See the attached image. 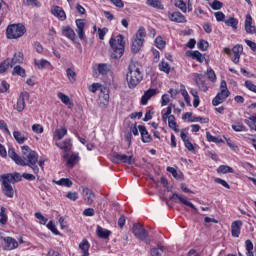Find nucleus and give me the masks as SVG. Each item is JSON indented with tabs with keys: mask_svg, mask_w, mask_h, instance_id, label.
<instances>
[{
	"mask_svg": "<svg viewBox=\"0 0 256 256\" xmlns=\"http://www.w3.org/2000/svg\"><path fill=\"white\" fill-rule=\"evenodd\" d=\"M23 158H21L14 149L8 150V156L12 159L16 165H21L22 167L28 166L32 169L35 175H39V167L37 162L39 161V156L37 152L31 150L29 146H22Z\"/></svg>",
	"mask_w": 256,
	"mask_h": 256,
	"instance_id": "f257e3e1",
	"label": "nucleus"
},
{
	"mask_svg": "<svg viewBox=\"0 0 256 256\" xmlns=\"http://www.w3.org/2000/svg\"><path fill=\"white\" fill-rule=\"evenodd\" d=\"M21 174L15 172L14 174H4L1 176L0 181L2 183V191L6 197L9 199H13L15 195V189L11 185V183H17L21 181Z\"/></svg>",
	"mask_w": 256,
	"mask_h": 256,
	"instance_id": "f03ea898",
	"label": "nucleus"
},
{
	"mask_svg": "<svg viewBox=\"0 0 256 256\" xmlns=\"http://www.w3.org/2000/svg\"><path fill=\"white\" fill-rule=\"evenodd\" d=\"M128 87L130 89H135L138 83L143 81V76L141 75V69L135 63H131L128 67V73L126 75Z\"/></svg>",
	"mask_w": 256,
	"mask_h": 256,
	"instance_id": "7ed1b4c3",
	"label": "nucleus"
},
{
	"mask_svg": "<svg viewBox=\"0 0 256 256\" xmlns=\"http://www.w3.org/2000/svg\"><path fill=\"white\" fill-rule=\"evenodd\" d=\"M123 35H118L116 38H111L109 43L112 49V59H121L125 53V41Z\"/></svg>",
	"mask_w": 256,
	"mask_h": 256,
	"instance_id": "20e7f679",
	"label": "nucleus"
},
{
	"mask_svg": "<svg viewBox=\"0 0 256 256\" xmlns=\"http://www.w3.org/2000/svg\"><path fill=\"white\" fill-rule=\"evenodd\" d=\"M24 33H27V29L23 24H12L6 29L7 39H19L23 37Z\"/></svg>",
	"mask_w": 256,
	"mask_h": 256,
	"instance_id": "39448f33",
	"label": "nucleus"
},
{
	"mask_svg": "<svg viewBox=\"0 0 256 256\" xmlns=\"http://www.w3.org/2000/svg\"><path fill=\"white\" fill-rule=\"evenodd\" d=\"M146 36L147 32L143 27H140L132 40V53H139V51H141V47H143Z\"/></svg>",
	"mask_w": 256,
	"mask_h": 256,
	"instance_id": "423d86ee",
	"label": "nucleus"
},
{
	"mask_svg": "<svg viewBox=\"0 0 256 256\" xmlns=\"http://www.w3.org/2000/svg\"><path fill=\"white\" fill-rule=\"evenodd\" d=\"M231 95V92H229V89L227 88V82L225 80L221 81L220 84V92L215 96V98L212 100V104L214 107H217V105H221Z\"/></svg>",
	"mask_w": 256,
	"mask_h": 256,
	"instance_id": "0eeeda50",
	"label": "nucleus"
},
{
	"mask_svg": "<svg viewBox=\"0 0 256 256\" xmlns=\"http://www.w3.org/2000/svg\"><path fill=\"white\" fill-rule=\"evenodd\" d=\"M132 233L137 239H140V241H145L147 245L151 243V240L147 239V237H149V232H147V230H145V228L141 224H134L132 227Z\"/></svg>",
	"mask_w": 256,
	"mask_h": 256,
	"instance_id": "6e6552de",
	"label": "nucleus"
},
{
	"mask_svg": "<svg viewBox=\"0 0 256 256\" xmlns=\"http://www.w3.org/2000/svg\"><path fill=\"white\" fill-rule=\"evenodd\" d=\"M113 163H124L125 165H133L135 163V159L133 155L127 154H117L114 153L112 156Z\"/></svg>",
	"mask_w": 256,
	"mask_h": 256,
	"instance_id": "1a4fd4ad",
	"label": "nucleus"
},
{
	"mask_svg": "<svg viewBox=\"0 0 256 256\" xmlns=\"http://www.w3.org/2000/svg\"><path fill=\"white\" fill-rule=\"evenodd\" d=\"M55 145L61 149L62 151H64L63 154V159H69V151H71L73 144L71 143V139H66L65 141L62 142H56Z\"/></svg>",
	"mask_w": 256,
	"mask_h": 256,
	"instance_id": "9d476101",
	"label": "nucleus"
},
{
	"mask_svg": "<svg viewBox=\"0 0 256 256\" xmlns=\"http://www.w3.org/2000/svg\"><path fill=\"white\" fill-rule=\"evenodd\" d=\"M98 104L103 109H107L109 106V90L108 88H102L98 98Z\"/></svg>",
	"mask_w": 256,
	"mask_h": 256,
	"instance_id": "9b49d317",
	"label": "nucleus"
},
{
	"mask_svg": "<svg viewBox=\"0 0 256 256\" xmlns=\"http://www.w3.org/2000/svg\"><path fill=\"white\" fill-rule=\"evenodd\" d=\"M194 81L200 91H203L204 93L209 91V87H207V84L205 83V77L203 75L194 74Z\"/></svg>",
	"mask_w": 256,
	"mask_h": 256,
	"instance_id": "f8f14e48",
	"label": "nucleus"
},
{
	"mask_svg": "<svg viewBox=\"0 0 256 256\" xmlns=\"http://www.w3.org/2000/svg\"><path fill=\"white\" fill-rule=\"evenodd\" d=\"M170 199L175 202H177L176 199H178L180 203H182V205H186V207H190L191 209H194V211H197V207H195L193 203L189 202V200H187V197L185 196H181L177 193H174Z\"/></svg>",
	"mask_w": 256,
	"mask_h": 256,
	"instance_id": "ddd939ff",
	"label": "nucleus"
},
{
	"mask_svg": "<svg viewBox=\"0 0 256 256\" xmlns=\"http://www.w3.org/2000/svg\"><path fill=\"white\" fill-rule=\"evenodd\" d=\"M25 99H29L28 92H22L18 98L16 104V110L18 111V113H22V111H25Z\"/></svg>",
	"mask_w": 256,
	"mask_h": 256,
	"instance_id": "4468645a",
	"label": "nucleus"
},
{
	"mask_svg": "<svg viewBox=\"0 0 256 256\" xmlns=\"http://www.w3.org/2000/svg\"><path fill=\"white\" fill-rule=\"evenodd\" d=\"M82 195L87 205H93V201H95V193H93V190L89 188H83Z\"/></svg>",
	"mask_w": 256,
	"mask_h": 256,
	"instance_id": "2eb2a0df",
	"label": "nucleus"
},
{
	"mask_svg": "<svg viewBox=\"0 0 256 256\" xmlns=\"http://www.w3.org/2000/svg\"><path fill=\"white\" fill-rule=\"evenodd\" d=\"M76 33L78 34L79 39H85V20L77 19L76 20Z\"/></svg>",
	"mask_w": 256,
	"mask_h": 256,
	"instance_id": "dca6fc26",
	"label": "nucleus"
},
{
	"mask_svg": "<svg viewBox=\"0 0 256 256\" xmlns=\"http://www.w3.org/2000/svg\"><path fill=\"white\" fill-rule=\"evenodd\" d=\"M168 19L174 23H187V19H185V16L181 12L169 13Z\"/></svg>",
	"mask_w": 256,
	"mask_h": 256,
	"instance_id": "f3484780",
	"label": "nucleus"
},
{
	"mask_svg": "<svg viewBox=\"0 0 256 256\" xmlns=\"http://www.w3.org/2000/svg\"><path fill=\"white\" fill-rule=\"evenodd\" d=\"M245 31H246V33H249L250 35H253L256 33V28H255V26H253V18H251V15L246 16Z\"/></svg>",
	"mask_w": 256,
	"mask_h": 256,
	"instance_id": "a211bd4d",
	"label": "nucleus"
},
{
	"mask_svg": "<svg viewBox=\"0 0 256 256\" xmlns=\"http://www.w3.org/2000/svg\"><path fill=\"white\" fill-rule=\"evenodd\" d=\"M243 225V222L241 220H236L231 225V233L232 237H239L241 234V226Z\"/></svg>",
	"mask_w": 256,
	"mask_h": 256,
	"instance_id": "6ab92c4d",
	"label": "nucleus"
},
{
	"mask_svg": "<svg viewBox=\"0 0 256 256\" xmlns=\"http://www.w3.org/2000/svg\"><path fill=\"white\" fill-rule=\"evenodd\" d=\"M234 59L232 60L233 63L237 65L239 63V60L241 59V54L243 53V45L237 44L232 48Z\"/></svg>",
	"mask_w": 256,
	"mask_h": 256,
	"instance_id": "aec40b11",
	"label": "nucleus"
},
{
	"mask_svg": "<svg viewBox=\"0 0 256 256\" xmlns=\"http://www.w3.org/2000/svg\"><path fill=\"white\" fill-rule=\"evenodd\" d=\"M138 129L140 131L143 143H151V141H153V138H151V135H149V132L145 126L139 125Z\"/></svg>",
	"mask_w": 256,
	"mask_h": 256,
	"instance_id": "412c9836",
	"label": "nucleus"
},
{
	"mask_svg": "<svg viewBox=\"0 0 256 256\" xmlns=\"http://www.w3.org/2000/svg\"><path fill=\"white\" fill-rule=\"evenodd\" d=\"M4 242L6 243V249L8 251H13V249H17V247H19V242L12 237H5Z\"/></svg>",
	"mask_w": 256,
	"mask_h": 256,
	"instance_id": "4be33fe9",
	"label": "nucleus"
},
{
	"mask_svg": "<svg viewBox=\"0 0 256 256\" xmlns=\"http://www.w3.org/2000/svg\"><path fill=\"white\" fill-rule=\"evenodd\" d=\"M155 95H157V89L147 90L141 98V105H147L149 99H151V97H155Z\"/></svg>",
	"mask_w": 256,
	"mask_h": 256,
	"instance_id": "5701e85b",
	"label": "nucleus"
},
{
	"mask_svg": "<svg viewBox=\"0 0 256 256\" xmlns=\"http://www.w3.org/2000/svg\"><path fill=\"white\" fill-rule=\"evenodd\" d=\"M62 35L70 39V41H75V30H73L70 26H64L62 28Z\"/></svg>",
	"mask_w": 256,
	"mask_h": 256,
	"instance_id": "b1692460",
	"label": "nucleus"
},
{
	"mask_svg": "<svg viewBox=\"0 0 256 256\" xmlns=\"http://www.w3.org/2000/svg\"><path fill=\"white\" fill-rule=\"evenodd\" d=\"M78 247L82 252V256H89V249L91 247V244H89V241L87 239H83Z\"/></svg>",
	"mask_w": 256,
	"mask_h": 256,
	"instance_id": "393cba45",
	"label": "nucleus"
},
{
	"mask_svg": "<svg viewBox=\"0 0 256 256\" xmlns=\"http://www.w3.org/2000/svg\"><path fill=\"white\" fill-rule=\"evenodd\" d=\"M52 14H54L55 17H58L60 21H65L67 19V15L65 14V11L63 8L56 6L52 9Z\"/></svg>",
	"mask_w": 256,
	"mask_h": 256,
	"instance_id": "a878e982",
	"label": "nucleus"
},
{
	"mask_svg": "<svg viewBox=\"0 0 256 256\" xmlns=\"http://www.w3.org/2000/svg\"><path fill=\"white\" fill-rule=\"evenodd\" d=\"M96 234L100 239H109V235H111V231L101 227L97 226Z\"/></svg>",
	"mask_w": 256,
	"mask_h": 256,
	"instance_id": "bb28decb",
	"label": "nucleus"
},
{
	"mask_svg": "<svg viewBox=\"0 0 256 256\" xmlns=\"http://www.w3.org/2000/svg\"><path fill=\"white\" fill-rule=\"evenodd\" d=\"M23 62V53L18 52L15 53L13 58L10 60V65L13 67L14 65H19Z\"/></svg>",
	"mask_w": 256,
	"mask_h": 256,
	"instance_id": "cd10ccee",
	"label": "nucleus"
},
{
	"mask_svg": "<svg viewBox=\"0 0 256 256\" xmlns=\"http://www.w3.org/2000/svg\"><path fill=\"white\" fill-rule=\"evenodd\" d=\"M13 137L19 145H23V143H25V141H27V136H25L24 134H22L19 131H14Z\"/></svg>",
	"mask_w": 256,
	"mask_h": 256,
	"instance_id": "c85d7f7f",
	"label": "nucleus"
},
{
	"mask_svg": "<svg viewBox=\"0 0 256 256\" xmlns=\"http://www.w3.org/2000/svg\"><path fill=\"white\" fill-rule=\"evenodd\" d=\"M34 63L36 67H38L39 69H45L47 67H51V63L45 59H41V60L35 59Z\"/></svg>",
	"mask_w": 256,
	"mask_h": 256,
	"instance_id": "c756f323",
	"label": "nucleus"
},
{
	"mask_svg": "<svg viewBox=\"0 0 256 256\" xmlns=\"http://www.w3.org/2000/svg\"><path fill=\"white\" fill-rule=\"evenodd\" d=\"M65 135H67V130L64 127L58 128L54 132V137H56L58 139V141H61V139H63V137H65Z\"/></svg>",
	"mask_w": 256,
	"mask_h": 256,
	"instance_id": "7c9ffc66",
	"label": "nucleus"
},
{
	"mask_svg": "<svg viewBox=\"0 0 256 256\" xmlns=\"http://www.w3.org/2000/svg\"><path fill=\"white\" fill-rule=\"evenodd\" d=\"M67 159L68 160H67L66 165L68 167H73L77 163V161H79V155L76 153H73L70 157L68 156Z\"/></svg>",
	"mask_w": 256,
	"mask_h": 256,
	"instance_id": "2f4dec72",
	"label": "nucleus"
},
{
	"mask_svg": "<svg viewBox=\"0 0 256 256\" xmlns=\"http://www.w3.org/2000/svg\"><path fill=\"white\" fill-rule=\"evenodd\" d=\"M168 126L170 127V129H173L175 133H179V128H177V122H175L174 115H170L168 117Z\"/></svg>",
	"mask_w": 256,
	"mask_h": 256,
	"instance_id": "473e14b6",
	"label": "nucleus"
},
{
	"mask_svg": "<svg viewBox=\"0 0 256 256\" xmlns=\"http://www.w3.org/2000/svg\"><path fill=\"white\" fill-rule=\"evenodd\" d=\"M111 71V66L109 64H99L98 72L100 75H107Z\"/></svg>",
	"mask_w": 256,
	"mask_h": 256,
	"instance_id": "72a5a7b5",
	"label": "nucleus"
},
{
	"mask_svg": "<svg viewBox=\"0 0 256 256\" xmlns=\"http://www.w3.org/2000/svg\"><path fill=\"white\" fill-rule=\"evenodd\" d=\"M66 76L68 77L70 83H75V81H77V79L75 78L77 77V73H75V70H73L72 68H68L66 70Z\"/></svg>",
	"mask_w": 256,
	"mask_h": 256,
	"instance_id": "f704fd0d",
	"label": "nucleus"
},
{
	"mask_svg": "<svg viewBox=\"0 0 256 256\" xmlns=\"http://www.w3.org/2000/svg\"><path fill=\"white\" fill-rule=\"evenodd\" d=\"M147 5L153 7L154 9H164L163 4H161L160 0H147Z\"/></svg>",
	"mask_w": 256,
	"mask_h": 256,
	"instance_id": "c9c22d12",
	"label": "nucleus"
},
{
	"mask_svg": "<svg viewBox=\"0 0 256 256\" xmlns=\"http://www.w3.org/2000/svg\"><path fill=\"white\" fill-rule=\"evenodd\" d=\"M206 139L209 143H223V139H219L213 135H211V132H206Z\"/></svg>",
	"mask_w": 256,
	"mask_h": 256,
	"instance_id": "e433bc0d",
	"label": "nucleus"
},
{
	"mask_svg": "<svg viewBox=\"0 0 256 256\" xmlns=\"http://www.w3.org/2000/svg\"><path fill=\"white\" fill-rule=\"evenodd\" d=\"M175 7H178L182 13H187V4L183 0H176Z\"/></svg>",
	"mask_w": 256,
	"mask_h": 256,
	"instance_id": "4c0bfd02",
	"label": "nucleus"
},
{
	"mask_svg": "<svg viewBox=\"0 0 256 256\" xmlns=\"http://www.w3.org/2000/svg\"><path fill=\"white\" fill-rule=\"evenodd\" d=\"M225 25H227V27H232L233 29H237V25H239V21L236 18L231 17L225 21Z\"/></svg>",
	"mask_w": 256,
	"mask_h": 256,
	"instance_id": "58836bf2",
	"label": "nucleus"
},
{
	"mask_svg": "<svg viewBox=\"0 0 256 256\" xmlns=\"http://www.w3.org/2000/svg\"><path fill=\"white\" fill-rule=\"evenodd\" d=\"M58 99L64 103V105H71V99L69 96L65 95L64 93L60 92L57 94Z\"/></svg>",
	"mask_w": 256,
	"mask_h": 256,
	"instance_id": "ea45409f",
	"label": "nucleus"
},
{
	"mask_svg": "<svg viewBox=\"0 0 256 256\" xmlns=\"http://www.w3.org/2000/svg\"><path fill=\"white\" fill-rule=\"evenodd\" d=\"M217 173H224V174L225 173H234V170L230 166L221 165V166L218 167Z\"/></svg>",
	"mask_w": 256,
	"mask_h": 256,
	"instance_id": "a19ab883",
	"label": "nucleus"
},
{
	"mask_svg": "<svg viewBox=\"0 0 256 256\" xmlns=\"http://www.w3.org/2000/svg\"><path fill=\"white\" fill-rule=\"evenodd\" d=\"M9 67H11V59H6L4 62L0 64V74L5 73V71H7Z\"/></svg>",
	"mask_w": 256,
	"mask_h": 256,
	"instance_id": "79ce46f5",
	"label": "nucleus"
},
{
	"mask_svg": "<svg viewBox=\"0 0 256 256\" xmlns=\"http://www.w3.org/2000/svg\"><path fill=\"white\" fill-rule=\"evenodd\" d=\"M159 69L160 71H163L164 73H167V75H169L170 71H171V67L169 66V63L162 61L159 64Z\"/></svg>",
	"mask_w": 256,
	"mask_h": 256,
	"instance_id": "37998d69",
	"label": "nucleus"
},
{
	"mask_svg": "<svg viewBox=\"0 0 256 256\" xmlns=\"http://www.w3.org/2000/svg\"><path fill=\"white\" fill-rule=\"evenodd\" d=\"M12 75H19L20 77H25V69H23V67L17 65L14 67Z\"/></svg>",
	"mask_w": 256,
	"mask_h": 256,
	"instance_id": "c03bdc74",
	"label": "nucleus"
},
{
	"mask_svg": "<svg viewBox=\"0 0 256 256\" xmlns=\"http://www.w3.org/2000/svg\"><path fill=\"white\" fill-rule=\"evenodd\" d=\"M155 43L158 49H165V45H167V43L165 42V40H163V37L161 36L156 37Z\"/></svg>",
	"mask_w": 256,
	"mask_h": 256,
	"instance_id": "a18cd8bd",
	"label": "nucleus"
},
{
	"mask_svg": "<svg viewBox=\"0 0 256 256\" xmlns=\"http://www.w3.org/2000/svg\"><path fill=\"white\" fill-rule=\"evenodd\" d=\"M164 251H165V247H163V246H159L158 248H152L151 255L152 256H161V255H163Z\"/></svg>",
	"mask_w": 256,
	"mask_h": 256,
	"instance_id": "49530a36",
	"label": "nucleus"
},
{
	"mask_svg": "<svg viewBox=\"0 0 256 256\" xmlns=\"http://www.w3.org/2000/svg\"><path fill=\"white\" fill-rule=\"evenodd\" d=\"M57 185H61L62 187H71L73 182L69 178H62L57 182Z\"/></svg>",
	"mask_w": 256,
	"mask_h": 256,
	"instance_id": "de8ad7c7",
	"label": "nucleus"
},
{
	"mask_svg": "<svg viewBox=\"0 0 256 256\" xmlns=\"http://www.w3.org/2000/svg\"><path fill=\"white\" fill-rule=\"evenodd\" d=\"M23 5H26L27 7H41L38 0H23Z\"/></svg>",
	"mask_w": 256,
	"mask_h": 256,
	"instance_id": "09e8293b",
	"label": "nucleus"
},
{
	"mask_svg": "<svg viewBox=\"0 0 256 256\" xmlns=\"http://www.w3.org/2000/svg\"><path fill=\"white\" fill-rule=\"evenodd\" d=\"M192 57L193 59H196L197 61H199V63H203V61H205V57H203V54H201V52L199 51H194L192 53Z\"/></svg>",
	"mask_w": 256,
	"mask_h": 256,
	"instance_id": "8fccbe9b",
	"label": "nucleus"
},
{
	"mask_svg": "<svg viewBox=\"0 0 256 256\" xmlns=\"http://www.w3.org/2000/svg\"><path fill=\"white\" fill-rule=\"evenodd\" d=\"M211 8L214 11H219V9H221L223 7V3L220 2L219 0H214L211 4H210Z\"/></svg>",
	"mask_w": 256,
	"mask_h": 256,
	"instance_id": "3c124183",
	"label": "nucleus"
},
{
	"mask_svg": "<svg viewBox=\"0 0 256 256\" xmlns=\"http://www.w3.org/2000/svg\"><path fill=\"white\" fill-rule=\"evenodd\" d=\"M191 123H209V118H203V117H192L190 120Z\"/></svg>",
	"mask_w": 256,
	"mask_h": 256,
	"instance_id": "603ef678",
	"label": "nucleus"
},
{
	"mask_svg": "<svg viewBox=\"0 0 256 256\" xmlns=\"http://www.w3.org/2000/svg\"><path fill=\"white\" fill-rule=\"evenodd\" d=\"M35 217H36V219H39L41 225L47 224L48 220H47V218H45V216H43V214H41V212H36Z\"/></svg>",
	"mask_w": 256,
	"mask_h": 256,
	"instance_id": "864d4df0",
	"label": "nucleus"
},
{
	"mask_svg": "<svg viewBox=\"0 0 256 256\" xmlns=\"http://www.w3.org/2000/svg\"><path fill=\"white\" fill-rule=\"evenodd\" d=\"M198 48H200L201 51H207V49L209 48V42L201 40L200 42H198Z\"/></svg>",
	"mask_w": 256,
	"mask_h": 256,
	"instance_id": "5fc2aeb1",
	"label": "nucleus"
},
{
	"mask_svg": "<svg viewBox=\"0 0 256 256\" xmlns=\"http://www.w3.org/2000/svg\"><path fill=\"white\" fill-rule=\"evenodd\" d=\"M32 131L33 133L41 134L43 133L44 129L43 126H41V124H34L32 125Z\"/></svg>",
	"mask_w": 256,
	"mask_h": 256,
	"instance_id": "6e6d98bb",
	"label": "nucleus"
},
{
	"mask_svg": "<svg viewBox=\"0 0 256 256\" xmlns=\"http://www.w3.org/2000/svg\"><path fill=\"white\" fill-rule=\"evenodd\" d=\"M245 87L249 89V91H252V93H256V85L251 82V80H247L245 82Z\"/></svg>",
	"mask_w": 256,
	"mask_h": 256,
	"instance_id": "4d7b16f0",
	"label": "nucleus"
},
{
	"mask_svg": "<svg viewBox=\"0 0 256 256\" xmlns=\"http://www.w3.org/2000/svg\"><path fill=\"white\" fill-rule=\"evenodd\" d=\"M232 129H233L234 131H236L237 133H239V132H241V131H245L246 127H245L243 124L238 123V124L232 125Z\"/></svg>",
	"mask_w": 256,
	"mask_h": 256,
	"instance_id": "13d9d810",
	"label": "nucleus"
},
{
	"mask_svg": "<svg viewBox=\"0 0 256 256\" xmlns=\"http://www.w3.org/2000/svg\"><path fill=\"white\" fill-rule=\"evenodd\" d=\"M66 197L70 199V201H77V199H79V194L77 192H68Z\"/></svg>",
	"mask_w": 256,
	"mask_h": 256,
	"instance_id": "bf43d9fd",
	"label": "nucleus"
},
{
	"mask_svg": "<svg viewBox=\"0 0 256 256\" xmlns=\"http://www.w3.org/2000/svg\"><path fill=\"white\" fill-rule=\"evenodd\" d=\"M206 75L208 79L212 82L217 80V76L215 75V71H213V69L208 70Z\"/></svg>",
	"mask_w": 256,
	"mask_h": 256,
	"instance_id": "052dcab7",
	"label": "nucleus"
},
{
	"mask_svg": "<svg viewBox=\"0 0 256 256\" xmlns=\"http://www.w3.org/2000/svg\"><path fill=\"white\" fill-rule=\"evenodd\" d=\"M9 89V84L5 80H3L0 84V93H7Z\"/></svg>",
	"mask_w": 256,
	"mask_h": 256,
	"instance_id": "680f3d73",
	"label": "nucleus"
},
{
	"mask_svg": "<svg viewBox=\"0 0 256 256\" xmlns=\"http://www.w3.org/2000/svg\"><path fill=\"white\" fill-rule=\"evenodd\" d=\"M47 228L54 233V235H59V230L53 225V221L48 222Z\"/></svg>",
	"mask_w": 256,
	"mask_h": 256,
	"instance_id": "e2e57ef3",
	"label": "nucleus"
},
{
	"mask_svg": "<svg viewBox=\"0 0 256 256\" xmlns=\"http://www.w3.org/2000/svg\"><path fill=\"white\" fill-rule=\"evenodd\" d=\"M245 245L248 255H251V253H253V242H251V240H246Z\"/></svg>",
	"mask_w": 256,
	"mask_h": 256,
	"instance_id": "0e129e2a",
	"label": "nucleus"
},
{
	"mask_svg": "<svg viewBox=\"0 0 256 256\" xmlns=\"http://www.w3.org/2000/svg\"><path fill=\"white\" fill-rule=\"evenodd\" d=\"M216 21H225V14L223 12H215L214 13Z\"/></svg>",
	"mask_w": 256,
	"mask_h": 256,
	"instance_id": "69168bd1",
	"label": "nucleus"
},
{
	"mask_svg": "<svg viewBox=\"0 0 256 256\" xmlns=\"http://www.w3.org/2000/svg\"><path fill=\"white\" fill-rule=\"evenodd\" d=\"M246 45H248V47H250V49L252 51H254L256 53V43L251 41V40H245Z\"/></svg>",
	"mask_w": 256,
	"mask_h": 256,
	"instance_id": "338daca9",
	"label": "nucleus"
},
{
	"mask_svg": "<svg viewBox=\"0 0 256 256\" xmlns=\"http://www.w3.org/2000/svg\"><path fill=\"white\" fill-rule=\"evenodd\" d=\"M169 101H170L169 95H167V94L162 95L161 106L165 107V105H167L169 103Z\"/></svg>",
	"mask_w": 256,
	"mask_h": 256,
	"instance_id": "774afa93",
	"label": "nucleus"
}]
</instances>
